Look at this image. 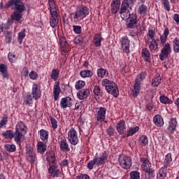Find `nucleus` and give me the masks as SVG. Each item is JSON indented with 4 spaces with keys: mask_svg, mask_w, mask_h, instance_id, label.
I'll list each match as a JSON object with an SVG mask.
<instances>
[{
    "mask_svg": "<svg viewBox=\"0 0 179 179\" xmlns=\"http://www.w3.org/2000/svg\"><path fill=\"white\" fill-rule=\"evenodd\" d=\"M11 8L13 10V15H11L10 18L8 19L7 24L8 26H12L13 24V20L17 22V23H22L23 20V12L26 10V6L22 0H10L5 5L4 8L8 9Z\"/></svg>",
    "mask_w": 179,
    "mask_h": 179,
    "instance_id": "1",
    "label": "nucleus"
},
{
    "mask_svg": "<svg viewBox=\"0 0 179 179\" xmlns=\"http://www.w3.org/2000/svg\"><path fill=\"white\" fill-rule=\"evenodd\" d=\"M101 85L109 94H112L114 97H118L120 94L118 86L114 81L106 78L102 80Z\"/></svg>",
    "mask_w": 179,
    "mask_h": 179,
    "instance_id": "2",
    "label": "nucleus"
},
{
    "mask_svg": "<svg viewBox=\"0 0 179 179\" xmlns=\"http://www.w3.org/2000/svg\"><path fill=\"white\" fill-rule=\"evenodd\" d=\"M87 15H89V8L85 6L80 7L74 13L71 14V16H73V22H80V20H83Z\"/></svg>",
    "mask_w": 179,
    "mask_h": 179,
    "instance_id": "3",
    "label": "nucleus"
},
{
    "mask_svg": "<svg viewBox=\"0 0 179 179\" xmlns=\"http://www.w3.org/2000/svg\"><path fill=\"white\" fill-rule=\"evenodd\" d=\"M145 78H146L145 72H141L137 76L133 90L134 97H138V94H139L141 92V82H142V80H143Z\"/></svg>",
    "mask_w": 179,
    "mask_h": 179,
    "instance_id": "4",
    "label": "nucleus"
},
{
    "mask_svg": "<svg viewBox=\"0 0 179 179\" xmlns=\"http://www.w3.org/2000/svg\"><path fill=\"white\" fill-rule=\"evenodd\" d=\"M47 161L49 163L48 172L52 173L54 169H57V159H55V152L54 151H50L47 155Z\"/></svg>",
    "mask_w": 179,
    "mask_h": 179,
    "instance_id": "5",
    "label": "nucleus"
},
{
    "mask_svg": "<svg viewBox=\"0 0 179 179\" xmlns=\"http://www.w3.org/2000/svg\"><path fill=\"white\" fill-rule=\"evenodd\" d=\"M119 163L122 169H125L128 170V169H131V166H132V159L131 157L127 155H120L119 158Z\"/></svg>",
    "mask_w": 179,
    "mask_h": 179,
    "instance_id": "6",
    "label": "nucleus"
},
{
    "mask_svg": "<svg viewBox=\"0 0 179 179\" xmlns=\"http://www.w3.org/2000/svg\"><path fill=\"white\" fill-rule=\"evenodd\" d=\"M26 159L27 160L31 163V164H33L36 162V159H37L36 157V152H34V148H33L29 145H26V153H25Z\"/></svg>",
    "mask_w": 179,
    "mask_h": 179,
    "instance_id": "7",
    "label": "nucleus"
},
{
    "mask_svg": "<svg viewBox=\"0 0 179 179\" xmlns=\"http://www.w3.org/2000/svg\"><path fill=\"white\" fill-rule=\"evenodd\" d=\"M171 54V45L169 43L164 44L163 48L159 54V59L164 61L166 58H169V55Z\"/></svg>",
    "mask_w": 179,
    "mask_h": 179,
    "instance_id": "8",
    "label": "nucleus"
},
{
    "mask_svg": "<svg viewBox=\"0 0 179 179\" xmlns=\"http://www.w3.org/2000/svg\"><path fill=\"white\" fill-rule=\"evenodd\" d=\"M58 143L60 148L61 152H69L71 148H69V145L66 141V138L64 136H59L58 138Z\"/></svg>",
    "mask_w": 179,
    "mask_h": 179,
    "instance_id": "9",
    "label": "nucleus"
},
{
    "mask_svg": "<svg viewBox=\"0 0 179 179\" xmlns=\"http://www.w3.org/2000/svg\"><path fill=\"white\" fill-rule=\"evenodd\" d=\"M69 141L71 145H78L79 142V138H78V132L75 130L74 128H71L68 134Z\"/></svg>",
    "mask_w": 179,
    "mask_h": 179,
    "instance_id": "10",
    "label": "nucleus"
},
{
    "mask_svg": "<svg viewBox=\"0 0 179 179\" xmlns=\"http://www.w3.org/2000/svg\"><path fill=\"white\" fill-rule=\"evenodd\" d=\"M178 124V122H177V118H172L170 120L167 128L168 132L170 134V135H173V134H174V131H176Z\"/></svg>",
    "mask_w": 179,
    "mask_h": 179,
    "instance_id": "11",
    "label": "nucleus"
},
{
    "mask_svg": "<svg viewBox=\"0 0 179 179\" xmlns=\"http://www.w3.org/2000/svg\"><path fill=\"white\" fill-rule=\"evenodd\" d=\"M94 159L96 162V166H102V164H105L106 162H107V159H108V154L103 152L99 157H94Z\"/></svg>",
    "mask_w": 179,
    "mask_h": 179,
    "instance_id": "12",
    "label": "nucleus"
},
{
    "mask_svg": "<svg viewBox=\"0 0 179 179\" xmlns=\"http://www.w3.org/2000/svg\"><path fill=\"white\" fill-rule=\"evenodd\" d=\"M31 94L34 100H38V99L41 97V90L37 84L33 85Z\"/></svg>",
    "mask_w": 179,
    "mask_h": 179,
    "instance_id": "13",
    "label": "nucleus"
},
{
    "mask_svg": "<svg viewBox=\"0 0 179 179\" xmlns=\"http://www.w3.org/2000/svg\"><path fill=\"white\" fill-rule=\"evenodd\" d=\"M121 6V0H113L110 7H111V13L115 15L120 10V7Z\"/></svg>",
    "mask_w": 179,
    "mask_h": 179,
    "instance_id": "14",
    "label": "nucleus"
},
{
    "mask_svg": "<svg viewBox=\"0 0 179 179\" xmlns=\"http://www.w3.org/2000/svg\"><path fill=\"white\" fill-rule=\"evenodd\" d=\"M122 48L126 54H129V52H131L129 50V39L127 36L122 38Z\"/></svg>",
    "mask_w": 179,
    "mask_h": 179,
    "instance_id": "15",
    "label": "nucleus"
},
{
    "mask_svg": "<svg viewBox=\"0 0 179 179\" xmlns=\"http://www.w3.org/2000/svg\"><path fill=\"white\" fill-rule=\"evenodd\" d=\"M89 96H90V90L87 89L81 90L77 93V97L79 100H85Z\"/></svg>",
    "mask_w": 179,
    "mask_h": 179,
    "instance_id": "16",
    "label": "nucleus"
},
{
    "mask_svg": "<svg viewBox=\"0 0 179 179\" xmlns=\"http://www.w3.org/2000/svg\"><path fill=\"white\" fill-rule=\"evenodd\" d=\"M72 106V99L69 96L62 98L60 101V107L62 108H66V107H71Z\"/></svg>",
    "mask_w": 179,
    "mask_h": 179,
    "instance_id": "17",
    "label": "nucleus"
},
{
    "mask_svg": "<svg viewBox=\"0 0 179 179\" xmlns=\"http://www.w3.org/2000/svg\"><path fill=\"white\" fill-rule=\"evenodd\" d=\"M51 17H50V26L51 27H57L59 20L58 19V15H57V11H52L50 13Z\"/></svg>",
    "mask_w": 179,
    "mask_h": 179,
    "instance_id": "18",
    "label": "nucleus"
},
{
    "mask_svg": "<svg viewBox=\"0 0 179 179\" xmlns=\"http://www.w3.org/2000/svg\"><path fill=\"white\" fill-rule=\"evenodd\" d=\"M61 94V87H59V82H55L54 85L53 96L55 101L59 99V94Z\"/></svg>",
    "mask_w": 179,
    "mask_h": 179,
    "instance_id": "19",
    "label": "nucleus"
},
{
    "mask_svg": "<svg viewBox=\"0 0 179 179\" xmlns=\"http://www.w3.org/2000/svg\"><path fill=\"white\" fill-rule=\"evenodd\" d=\"M107 111V109L106 108L101 107L99 108L98 112H97V121H99L100 122H103L106 120V112Z\"/></svg>",
    "mask_w": 179,
    "mask_h": 179,
    "instance_id": "20",
    "label": "nucleus"
},
{
    "mask_svg": "<svg viewBox=\"0 0 179 179\" xmlns=\"http://www.w3.org/2000/svg\"><path fill=\"white\" fill-rule=\"evenodd\" d=\"M126 129L125 121L120 120L117 123V131L120 135H124Z\"/></svg>",
    "mask_w": 179,
    "mask_h": 179,
    "instance_id": "21",
    "label": "nucleus"
},
{
    "mask_svg": "<svg viewBox=\"0 0 179 179\" xmlns=\"http://www.w3.org/2000/svg\"><path fill=\"white\" fill-rule=\"evenodd\" d=\"M163 80V78L160 76V74H157L155 77L152 79L151 86L152 87H157L160 83H162Z\"/></svg>",
    "mask_w": 179,
    "mask_h": 179,
    "instance_id": "22",
    "label": "nucleus"
},
{
    "mask_svg": "<svg viewBox=\"0 0 179 179\" xmlns=\"http://www.w3.org/2000/svg\"><path fill=\"white\" fill-rule=\"evenodd\" d=\"M0 73L5 79L9 78V73L8 72V66L5 64H0Z\"/></svg>",
    "mask_w": 179,
    "mask_h": 179,
    "instance_id": "23",
    "label": "nucleus"
},
{
    "mask_svg": "<svg viewBox=\"0 0 179 179\" xmlns=\"http://www.w3.org/2000/svg\"><path fill=\"white\" fill-rule=\"evenodd\" d=\"M13 138H14V140L17 145H20V143H22V141H23V138H24V136L23 135V133L15 130Z\"/></svg>",
    "mask_w": 179,
    "mask_h": 179,
    "instance_id": "24",
    "label": "nucleus"
},
{
    "mask_svg": "<svg viewBox=\"0 0 179 179\" xmlns=\"http://www.w3.org/2000/svg\"><path fill=\"white\" fill-rule=\"evenodd\" d=\"M128 8L132 9V6H129V1H128V0H124L120 9V14L122 15L123 13H125L127 10H128Z\"/></svg>",
    "mask_w": 179,
    "mask_h": 179,
    "instance_id": "25",
    "label": "nucleus"
},
{
    "mask_svg": "<svg viewBox=\"0 0 179 179\" xmlns=\"http://www.w3.org/2000/svg\"><path fill=\"white\" fill-rule=\"evenodd\" d=\"M142 58H143L144 61L146 62H150V52L148 48H143L141 50Z\"/></svg>",
    "mask_w": 179,
    "mask_h": 179,
    "instance_id": "26",
    "label": "nucleus"
},
{
    "mask_svg": "<svg viewBox=\"0 0 179 179\" xmlns=\"http://www.w3.org/2000/svg\"><path fill=\"white\" fill-rule=\"evenodd\" d=\"M59 43L62 51L66 52V51H68V50H66V48H68V42L66 41V38L64 36H60Z\"/></svg>",
    "mask_w": 179,
    "mask_h": 179,
    "instance_id": "27",
    "label": "nucleus"
},
{
    "mask_svg": "<svg viewBox=\"0 0 179 179\" xmlns=\"http://www.w3.org/2000/svg\"><path fill=\"white\" fill-rule=\"evenodd\" d=\"M153 121L157 127H163V125H164V121H163V117H162L160 115H156L154 117Z\"/></svg>",
    "mask_w": 179,
    "mask_h": 179,
    "instance_id": "28",
    "label": "nucleus"
},
{
    "mask_svg": "<svg viewBox=\"0 0 179 179\" xmlns=\"http://www.w3.org/2000/svg\"><path fill=\"white\" fill-rule=\"evenodd\" d=\"M167 176V168L162 167L159 171V173L157 176V179H166Z\"/></svg>",
    "mask_w": 179,
    "mask_h": 179,
    "instance_id": "29",
    "label": "nucleus"
},
{
    "mask_svg": "<svg viewBox=\"0 0 179 179\" xmlns=\"http://www.w3.org/2000/svg\"><path fill=\"white\" fill-rule=\"evenodd\" d=\"M39 134H40V138H41V141H43V142L48 141L49 133L48 131H46L45 129H41L39 131Z\"/></svg>",
    "mask_w": 179,
    "mask_h": 179,
    "instance_id": "30",
    "label": "nucleus"
},
{
    "mask_svg": "<svg viewBox=\"0 0 179 179\" xmlns=\"http://www.w3.org/2000/svg\"><path fill=\"white\" fill-rule=\"evenodd\" d=\"M38 148L37 150L38 153H41V155L44 154L45 150H47V145L43 142H38L37 144Z\"/></svg>",
    "mask_w": 179,
    "mask_h": 179,
    "instance_id": "31",
    "label": "nucleus"
},
{
    "mask_svg": "<svg viewBox=\"0 0 179 179\" xmlns=\"http://www.w3.org/2000/svg\"><path fill=\"white\" fill-rule=\"evenodd\" d=\"M97 76L101 78H107V76H108V71L104 69H98Z\"/></svg>",
    "mask_w": 179,
    "mask_h": 179,
    "instance_id": "32",
    "label": "nucleus"
},
{
    "mask_svg": "<svg viewBox=\"0 0 179 179\" xmlns=\"http://www.w3.org/2000/svg\"><path fill=\"white\" fill-rule=\"evenodd\" d=\"M94 45L95 47H100L101 45V40H103V38L101 37V34H96L94 36Z\"/></svg>",
    "mask_w": 179,
    "mask_h": 179,
    "instance_id": "33",
    "label": "nucleus"
},
{
    "mask_svg": "<svg viewBox=\"0 0 179 179\" xmlns=\"http://www.w3.org/2000/svg\"><path fill=\"white\" fill-rule=\"evenodd\" d=\"M138 21H133L131 20H127V22H126V26L127 27V29H135V27L136 29H138Z\"/></svg>",
    "mask_w": 179,
    "mask_h": 179,
    "instance_id": "34",
    "label": "nucleus"
},
{
    "mask_svg": "<svg viewBox=\"0 0 179 179\" xmlns=\"http://www.w3.org/2000/svg\"><path fill=\"white\" fill-rule=\"evenodd\" d=\"M173 162V159L171 158V153H168L165 157V160L164 162V168L167 169L170 164Z\"/></svg>",
    "mask_w": 179,
    "mask_h": 179,
    "instance_id": "35",
    "label": "nucleus"
},
{
    "mask_svg": "<svg viewBox=\"0 0 179 179\" xmlns=\"http://www.w3.org/2000/svg\"><path fill=\"white\" fill-rule=\"evenodd\" d=\"M81 78H92L93 76V71L90 70H83L80 72Z\"/></svg>",
    "mask_w": 179,
    "mask_h": 179,
    "instance_id": "36",
    "label": "nucleus"
},
{
    "mask_svg": "<svg viewBox=\"0 0 179 179\" xmlns=\"http://www.w3.org/2000/svg\"><path fill=\"white\" fill-rule=\"evenodd\" d=\"M15 131L21 132L22 134L23 132H26V126L24 125V123H23L22 122H18L16 125Z\"/></svg>",
    "mask_w": 179,
    "mask_h": 179,
    "instance_id": "37",
    "label": "nucleus"
},
{
    "mask_svg": "<svg viewBox=\"0 0 179 179\" xmlns=\"http://www.w3.org/2000/svg\"><path fill=\"white\" fill-rule=\"evenodd\" d=\"M33 101V97L31 96V94L30 92H27L24 96V103H25L26 106L29 104H31Z\"/></svg>",
    "mask_w": 179,
    "mask_h": 179,
    "instance_id": "38",
    "label": "nucleus"
},
{
    "mask_svg": "<svg viewBox=\"0 0 179 179\" xmlns=\"http://www.w3.org/2000/svg\"><path fill=\"white\" fill-rule=\"evenodd\" d=\"M153 43H151L149 45V48L151 52H157L159 51V44L156 41H152Z\"/></svg>",
    "mask_w": 179,
    "mask_h": 179,
    "instance_id": "39",
    "label": "nucleus"
},
{
    "mask_svg": "<svg viewBox=\"0 0 179 179\" xmlns=\"http://www.w3.org/2000/svg\"><path fill=\"white\" fill-rule=\"evenodd\" d=\"M4 148L9 153H13V152H16V145L13 144H6L4 145Z\"/></svg>",
    "mask_w": 179,
    "mask_h": 179,
    "instance_id": "40",
    "label": "nucleus"
},
{
    "mask_svg": "<svg viewBox=\"0 0 179 179\" xmlns=\"http://www.w3.org/2000/svg\"><path fill=\"white\" fill-rule=\"evenodd\" d=\"M159 100L163 104H173V101L166 96H161Z\"/></svg>",
    "mask_w": 179,
    "mask_h": 179,
    "instance_id": "41",
    "label": "nucleus"
},
{
    "mask_svg": "<svg viewBox=\"0 0 179 179\" xmlns=\"http://www.w3.org/2000/svg\"><path fill=\"white\" fill-rule=\"evenodd\" d=\"M139 143L141 146H146L149 143V140H148V136L143 135L139 138Z\"/></svg>",
    "mask_w": 179,
    "mask_h": 179,
    "instance_id": "42",
    "label": "nucleus"
},
{
    "mask_svg": "<svg viewBox=\"0 0 179 179\" xmlns=\"http://www.w3.org/2000/svg\"><path fill=\"white\" fill-rule=\"evenodd\" d=\"M51 79L57 80L59 78V70L58 69H53L51 73Z\"/></svg>",
    "mask_w": 179,
    "mask_h": 179,
    "instance_id": "43",
    "label": "nucleus"
},
{
    "mask_svg": "<svg viewBox=\"0 0 179 179\" xmlns=\"http://www.w3.org/2000/svg\"><path fill=\"white\" fill-rule=\"evenodd\" d=\"M13 131L7 130L6 131L3 132L2 135L6 139H12L13 138Z\"/></svg>",
    "mask_w": 179,
    "mask_h": 179,
    "instance_id": "44",
    "label": "nucleus"
},
{
    "mask_svg": "<svg viewBox=\"0 0 179 179\" xmlns=\"http://www.w3.org/2000/svg\"><path fill=\"white\" fill-rule=\"evenodd\" d=\"M148 12V7L145 4H141L138 10L139 15H145Z\"/></svg>",
    "mask_w": 179,
    "mask_h": 179,
    "instance_id": "45",
    "label": "nucleus"
},
{
    "mask_svg": "<svg viewBox=\"0 0 179 179\" xmlns=\"http://www.w3.org/2000/svg\"><path fill=\"white\" fill-rule=\"evenodd\" d=\"M173 51L174 52H179V39L178 38H175L173 41Z\"/></svg>",
    "mask_w": 179,
    "mask_h": 179,
    "instance_id": "46",
    "label": "nucleus"
},
{
    "mask_svg": "<svg viewBox=\"0 0 179 179\" xmlns=\"http://www.w3.org/2000/svg\"><path fill=\"white\" fill-rule=\"evenodd\" d=\"M48 3L50 6V12H57V7L55 6V1L54 0H48Z\"/></svg>",
    "mask_w": 179,
    "mask_h": 179,
    "instance_id": "47",
    "label": "nucleus"
},
{
    "mask_svg": "<svg viewBox=\"0 0 179 179\" xmlns=\"http://www.w3.org/2000/svg\"><path fill=\"white\" fill-rule=\"evenodd\" d=\"M26 29H22V31H20L18 34V37H17V40L18 42L20 43V44H22V41H23V38H24L26 37Z\"/></svg>",
    "mask_w": 179,
    "mask_h": 179,
    "instance_id": "48",
    "label": "nucleus"
},
{
    "mask_svg": "<svg viewBox=\"0 0 179 179\" xmlns=\"http://www.w3.org/2000/svg\"><path fill=\"white\" fill-rule=\"evenodd\" d=\"M141 173L136 171H131L130 173V178L129 179H140Z\"/></svg>",
    "mask_w": 179,
    "mask_h": 179,
    "instance_id": "49",
    "label": "nucleus"
},
{
    "mask_svg": "<svg viewBox=\"0 0 179 179\" xmlns=\"http://www.w3.org/2000/svg\"><path fill=\"white\" fill-rule=\"evenodd\" d=\"M86 85V83L83 80H78L76 83V89L77 90H80V89H83L85 87V85Z\"/></svg>",
    "mask_w": 179,
    "mask_h": 179,
    "instance_id": "50",
    "label": "nucleus"
},
{
    "mask_svg": "<svg viewBox=\"0 0 179 179\" xmlns=\"http://www.w3.org/2000/svg\"><path fill=\"white\" fill-rule=\"evenodd\" d=\"M162 3L164 6V8L167 10V12H170V1L169 0H162Z\"/></svg>",
    "mask_w": 179,
    "mask_h": 179,
    "instance_id": "51",
    "label": "nucleus"
},
{
    "mask_svg": "<svg viewBox=\"0 0 179 179\" xmlns=\"http://www.w3.org/2000/svg\"><path fill=\"white\" fill-rule=\"evenodd\" d=\"M94 93L96 96H103V91L100 89L99 85H96L94 88Z\"/></svg>",
    "mask_w": 179,
    "mask_h": 179,
    "instance_id": "52",
    "label": "nucleus"
},
{
    "mask_svg": "<svg viewBox=\"0 0 179 179\" xmlns=\"http://www.w3.org/2000/svg\"><path fill=\"white\" fill-rule=\"evenodd\" d=\"M141 160L143 162L142 164H141V167L143 169V171H145L148 169V166H149V164L148 163V159H145V158H141Z\"/></svg>",
    "mask_w": 179,
    "mask_h": 179,
    "instance_id": "53",
    "label": "nucleus"
},
{
    "mask_svg": "<svg viewBox=\"0 0 179 179\" xmlns=\"http://www.w3.org/2000/svg\"><path fill=\"white\" fill-rule=\"evenodd\" d=\"M127 20H133L134 22H138V15H136V13H129Z\"/></svg>",
    "mask_w": 179,
    "mask_h": 179,
    "instance_id": "54",
    "label": "nucleus"
},
{
    "mask_svg": "<svg viewBox=\"0 0 179 179\" xmlns=\"http://www.w3.org/2000/svg\"><path fill=\"white\" fill-rule=\"evenodd\" d=\"M138 131H139V127H138L131 128L128 132L127 136H132V135L136 134Z\"/></svg>",
    "mask_w": 179,
    "mask_h": 179,
    "instance_id": "55",
    "label": "nucleus"
},
{
    "mask_svg": "<svg viewBox=\"0 0 179 179\" xmlns=\"http://www.w3.org/2000/svg\"><path fill=\"white\" fill-rule=\"evenodd\" d=\"M50 122L52 124V128L54 129V131H55V129L58 128V122L53 117H50Z\"/></svg>",
    "mask_w": 179,
    "mask_h": 179,
    "instance_id": "56",
    "label": "nucleus"
},
{
    "mask_svg": "<svg viewBox=\"0 0 179 179\" xmlns=\"http://www.w3.org/2000/svg\"><path fill=\"white\" fill-rule=\"evenodd\" d=\"M147 36L150 37L152 41H155V36H156V32L153 29H149Z\"/></svg>",
    "mask_w": 179,
    "mask_h": 179,
    "instance_id": "57",
    "label": "nucleus"
},
{
    "mask_svg": "<svg viewBox=\"0 0 179 179\" xmlns=\"http://www.w3.org/2000/svg\"><path fill=\"white\" fill-rule=\"evenodd\" d=\"M73 31L76 34H80L82 33V27L78 25L73 26Z\"/></svg>",
    "mask_w": 179,
    "mask_h": 179,
    "instance_id": "58",
    "label": "nucleus"
},
{
    "mask_svg": "<svg viewBox=\"0 0 179 179\" xmlns=\"http://www.w3.org/2000/svg\"><path fill=\"white\" fill-rule=\"evenodd\" d=\"M94 164L96 165L95 158H94L93 160H91L90 162H88L87 169H89V170H93V167L94 166Z\"/></svg>",
    "mask_w": 179,
    "mask_h": 179,
    "instance_id": "59",
    "label": "nucleus"
},
{
    "mask_svg": "<svg viewBox=\"0 0 179 179\" xmlns=\"http://www.w3.org/2000/svg\"><path fill=\"white\" fill-rule=\"evenodd\" d=\"M6 43H10L12 41V32L7 31L6 32Z\"/></svg>",
    "mask_w": 179,
    "mask_h": 179,
    "instance_id": "60",
    "label": "nucleus"
},
{
    "mask_svg": "<svg viewBox=\"0 0 179 179\" xmlns=\"http://www.w3.org/2000/svg\"><path fill=\"white\" fill-rule=\"evenodd\" d=\"M8 124V116H3L2 120L0 121V128H2L3 125Z\"/></svg>",
    "mask_w": 179,
    "mask_h": 179,
    "instance_id": "61",
    "label": "nucleus"
},
{
    "mask_svg": "<svg viewBox=\"0 0 179 179\" xmlns=\"http://www.w3.org/2000/svg\"><path fill=\"white\" fill-rule=\"evenodd\" d=\"M8 58L10 62H16V55L13 53H8Z\"/></svg>",
    "mask_w": 179,
    "mask_h": 179,
    "instance_id": "62",
    "label": "nucleus"
},
{
    "mask_svg": "<svg viewBox=\"0 0 179 179\" xmlns=\"http://www.w3.org/2000/svg\"><path fill=\"white\" fill-rule=\"evenodd\" d=\"M144 171L148 176H149L150 178H152V177H153V175L155 174V170L150 168L147 169V170Z\"/></svg>",
    "mask_w": 179,
    "mask_h": 179,
    "instance_id": "63",
    "label": "nucleus"
},
{
    "mask_svg": "<svg viewBox=\"0 0 179 179\" xmlns=\"http://www.w3.org/2000/svg\"><path fill=\"white\" fill-rule=\"evenodd\" d=\"M81 43H83V38L82 36H76L74 38L75 44H80Z\"/></svg>",
    "mask_w": 179,
    "mask_h": 179,
    "instance_id": "64",
    "label": "nucleus"
}]
</instances>
